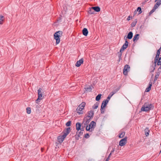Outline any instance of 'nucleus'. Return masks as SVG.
Masks as SVG:
<instances>
[{
	"label": "nucleus",
	"instance_id": "nucleus-1",
	"mask_svg": "<svg viewBox=\"0 0 161 161\" xmlns=\"http://www.w3.org/2000/svg\"><path fill=\"white\" fill-rule=\"evenodd\" d=\"M153 108L154 106L152 104L149 103H145L141 108V111H142L147 112L153 109Z\"/></svg>",
	"mask_w": 161,
	"mask_h": 161
},
{
	"label": "nucleus",
	"instance_id": "nucleus-2",
	"mask_svg": "<svg viewBox=\"0 0 161 161\" xmlns=\"http://www.w3.org/2000/svg\"><path fill=\"white\" fill-rule=\"evenodd\" d=\"M85 105L86 103L84 102H83L76 109V112L79 114H83V110Z\"/></svg>",
	"mask_w": 161,
	"mask_h": 161
},
{
	"label": "nucleus",
	"instance_id": "nucleus-3",
	"mask_svg": "<svg viewBox=\"0 0 161 161\" xmlns=\"http://www.w3.org/2000/svg\"><path fill=\"white\" fill-rule=\"evenodd\" d=\"M62 32L61 31H59L56 32L54 34V38L56 40V43L57 44H58L60 42V37L61 36L62 34Z\"/></svg>",
	"mask_w": 161,
	"mask_h": 161
},
{
	"label": "nucleus",
	"instance_id": "nucleus-4",
	"mask_svg": "<svg viewBox=\"0 0 161 161\" xmlns=\"http://www.w3.org/2000/svg\"><path fill=\"white\" fill-rule=\"evenodd\" d=\"M96 125V123L94 121H92L90 124L89 126H87L86 128V130L89 131H92Z\"/></svg>",
	"mask_w": 161,
	"mask_h": 161
},
{
	"label": "nucleus",
	"instance_id": "nucleus-5",
	"mask_svg": "<svg viewBox=\"0 0 161 161\" xmlns=\"http://www.w3.org/2000/svg\"><path fill=\"white\" fill-rule=\"evenodd\" d=\"M42 89L41 88H40L38 90L37 92L38 97L37 99L36 100V103L37 104H39V103L40 102V101L42 100L43 98V97L42 92Z\"/></svg>",
	"mask_w": 161,
	"mask_h": 161
},
{
	"label": "nucleus",
	"instance_id": "nucleus-6",
	"mask_svg": "<svg viewBox=\"0 0 161 161\" xmlns=\"http://www.w3.org/2000/svg\"><path fill=\"white\" fill-rule=\"evenodd\" d=\"M127 142V137H125L124 138L120 140L119 145L121 146H123L125 145Z\"/></svg>",
	"mask_w": 161,
	"mask_h": 161
},
{
	"label": "nucleus",
	"instance_id": "nucleus-7",
	"mask_svg": "<svg viewBox=\"0 0 161 161\" xmlns=\"http://www.w3.org/2000/svg\"><path fill=\"white\" fill-rule=\"evenodd\" d=\"M130 67L128 65H126L124 67L123 71V73L125 75H127L128 72L130 70Z\"/></svg>",
	"mask_w": 161,
	"mask_h": 161
},
{
	"label": "nucleus",
	"instance_id": "nucleus-8",
	"mask_svg": "<svg viewBox=\"0 0 161 161\" xmlns=\"http://www.w3.org/2000/svg\"><path fill=\"white\" fill-rule=\"evenodd\" d=\"M128 43V42L127 41H126L125 43L123 44L122 47L120 49V52L121 53H122L124 51V50L127 47Z\"/></svg>",
	"mask_w": 161,
	"mask_h": 161
},
{
	"label": "nucleus",
	"instance_id": "nucleus-9",
	"mask_svg": "<svg viewBox=\"0 0 161 161\" xmlns=\"http://www.w3.org/2000/svg\"><path fill=\"white\" fill-rule=\"evenodd\" d=\"M108 103V99L104 100L101 106V110H103V109L105 108Z\"/></svg>",
	"mask_w": 161,
	"mask_h": 161
},
{
	"label": "nucleus",
	"instance_id": "nucleus-10",
	"mask_svg": "<svg viewBox=\"0 0 161 161\" xmlns=\"http://www.w3.org/2000/svg\"><path fill=\"white\" fill-rule=\"evenodd\" d=\"M70 131V127L68 128L66 130L63 131V135L65 137L69 133Z\"/></svg>",
	"mask_w": 161,
	"mask_h": 161
},
{
	"label": "nucleus",
	"instance_id": "nucleus-11",
	"mask_svg": "<svg viewBox=\"0 0 161 161\" xmlns=\"http://www.w3.org/2000/svg\"><path fill=\"white\" fill-rule=\"evenodd\" d=\"M158 72L156 73V74L155 76V78L154 79V81H156L158 78L160 73L161 72V68H158Z\"/></svg>",
	"mask_w": 161,
	"mask_h": 161
},
{
	"label": "nucleus",
	"instance_id": "nucleus-12",
	"mask_svg": "<svg viewBox=\"0 0 161 161\" xmlns=\"http://www.w3.org/2000/svg\"><path fill=\"white\" fill-rule=\"evenodd\" d=\"M93 114V112L92 111H90L88 112V115L86 117V118L85 119H86L87 118H88L89 119H91L92 117Z\"/></svg>",
	"mask_w": 161,
	"mask_h": 161
},
{
	"label": "nucleus",
	"instance_id": "nucleus-13",
	"mask_svg": "<svg viewBox=\"0 0 161 161\" xmlns=\"http://www.w3.org/2000/svg\"><path fill=\"white\" fill-rule=\"evenodd\" d=\"M64 136L63 135L62 136H60L58 137V139L59 142L61 143L64 141V138L66 137Z\"/></svg>",
	"mask_w": 161,
	"mask_h": 161
},
{
	"label": "nucleus",
	"instance_id": "nucleus-14",
	"mask_svg": "<svg viewBox=\"0 0 161 161\" xmlns=\"http://www.w3.org/2000/svg\"><path fill=\"white\" fill-rule=\"evenodd\" d=\"M160 54V51L159 50H158L157 53L155 57V60H154V63H157L158 58H159V55Z\"/></svg>",
	"mask_w": 161,
	"mask_h": 161
},
{
	"label": "nucleus",
	"instance_id": "nucleus-15",
	"mask_svg": "<svg viewBox=\"0 0 161 161\" xmlns=\"http://www.w3.org/2000/svg\"><path fill=\"white\" fill-rule=\"evenodd\" d=\"M83 59L82 58L79 60L78 61L76 64L75 66L77 67H79L81 65V64L83 63Z\"/></svg>",
	"mask_w": 161,
	"mask_h": 161
},
{
	"label": "nucleus",
	"instance_id": "nucleus-16",
	"mask_svg": "<svg viewBox=\"0 0 161 161\" xmlns=\"http://www.w3.org/2000/svg\"><path fill=\"white\" fill-rule=\"evenodd\" d=\"M82 33L85 36H87L88 33V31L86 28H84L82 30Z\"/></svg>",
	"mask_w": 161,
	"mask_h": 161
},
{
	"label": "nucleus",
	"instance_id": "nucleus-17",
	"mask_svg": "<svg viewBox=\"0 0 161 161\" xmlns=\"http://www.w3.org/2000/svg\"><path fill=\"white\" fill-rule=\"evenodd\" d=\"M76 129L77 130H80V127L81 126V124L80 123L78 122L76 123Z\"/></svg>",
	"mask_w": 161,
	"mask_h": 161
},
{
	"label": "nucleus",
	"instance_id": "nucleus-18",
	"mask_svg": "<svg viewBox=\"0 0 161 161\" xmlns=\"http://www.w3.org/2000/svg\"><path fill=\"white\" fill-rule=\"evenodd\" d=\"M139 34H136L135 35V36H134V37L133 39V41L134 42H135V41H137V40H138L139 38Z\"/></svg>",
	"mask_w": 161,
	"mask_h": 161
},
{
	"label": "nucleus",
	"instance_id": "nucleus-19",
	"mask_svg": "<svg viewBox=\"0 0 161 161\" xmlns=\"http://www.w3.org/2000/svg\"><path fill=\"white\" fill-rule=\"evenodd\" d=\"M4 17L2 15H0V24L2 25L3 23V22L4 20Z\"/></svg>",
	"mask_w": 161,
	"mask_h": 161
},
{
	"label": "nucleus",
	"instance_id": "nucleus-20",
	"mask_svg": "<svg viewBox=\"0 0 161 161\" xmlns=\"http://www.w3.org/2000/svg\"><path fill=\"white\" fill-rule=\"evenodd\" d=\"M88 13L90 14H93L94 13V11L92 7L89 8L88 10Z\"/></svg>",
	"mask_w": 161,
	"mask_h": 161
},
{
	"label": "nucleus",
	"instance_id": "nucleus-21",
	"mask_svg": "<svg viewBox=\"0 0 161 161\" xmlns=\"http://www.w3.org/2000/svg\"><path fill=\"white\" fill-rule=\"evenodd\" d=\"M133 36V33L131 31L128 34L127 38L129 39H131Z\"/></svg>",
	"mask_w": 161,
	"mask_h": 161
},
{
	"label": "nucleus",
	"instance_id": "nucleus-22",
	"mask_svg": "<svg viewBox=\"0 0 161 161\" xmlns=\"http://www.w3.org/2000/svg\"><path fill=\"white\" fill-rule=\"evenodd\" d=\"M152 86V83L151 82H150L149 83V87H147L145 90V92H149L151 89V87Z\"/></svg>",
	"mask_w": 161,
	"mask_h": 161
},
{
	"label": "nucleus",
	"instance_id": "nucleus-23",
	"mask_svg": "<svg viewBox=\"0 0 161 161\" xmlns=\"http://www.w3.org/2000/svg\"><path fill=\"white\" fill-rule=\"evenodd\" d=\"M92 8L93 9L94 11H95L98 12L100 10V8L98 7H92Z\"/></svg>",
	"mask_w": 161,
	"mask_h": 161
},
{
	"label": "nucleus",
	"instance_id": "nucleus-24",
	"mask_svg": "<svg viewBox=\"0 0 161 161\" xmlns=\"http://www.w3.org/2000/svg\"><path fill=\"white\" fill-rule=\"evenodd\" d=\"M137 11H138L139 12L138 14H141L142 12L141 8L140 7H138L137 8V10H135L134 12L135 15L136 14V13L137 12Z\"/></svg>",
	"mask_w": 161,
	"mask_h": 161
},
{
	"label": "nucleus",
	"instance_id": "nucleus-25",
	"mask_svg": "<svg viewBox=\"0 0 161 161\" xmlns=\"http://www.w3.org/2000/svg\"><path fill=\"white\" fill-rule=\"evenodd\" d=\"M86 118V117H85L84 119V122H85V125H87L88 123L89 122L90 120L91 119L87 118L86 119H85Z\"/></svg>",
	"mask_w": 161,
	"mask_h": 161
},
{
	"label": "nucleus",
	"instance_id": "nucleus-26",
	"mask_svg": "<svg viewBox=\"0 0 161 161\" xmlns=\"http://www.w3.org/2000/svg\"><path fill=\"white\" fill-rule=\"evenodd\" d=\"M157 62L158 65H160L159 68H161V57L158 58Z\"/></svg>",
	"mask_w": 161,
	"mask_h": 161
},
{
	"label": "nucleus",
	"instance_id": "nucleus-27",
	"mask_svg": "<svg viewBox=\"0 0 161 161\" xmlns=\"http://www.w3.org/2000/svg\"><path fill=\"white\" fill-rule=\"evenodd\" d=\"M102 95L100 94H98V95L96 97V100L97 101H99L101 99Z\"/></svg>",
	"mask_w": 161,
	"mask_h": 161
},
{
	"label": "nucleus",
	"instance_id": "nucleus-28",
	"mask_svg": "<svg viewBox=\"0 0 161 161\" xmlns=\"http://www.w3.org/2000/svg\"><path fill=\"white\" fill-rule=\"evenodd\" d=\"M125 134V133L124 132H122L120 133L119 135V137L120 138H122L124 137Z\"/></svg>",
	"mask_w": 161,
	"mask_h": 161
},
{
	"label": "nucleus",
	"instance_id": "nucleus-29",
	"mask_svg": "<svg viewBox=\"0 0 161 161\" xmlns=\"http://www.w3.org/2000/svg\"><path fill=\"white\" fill-rule=\"evenodd\" d=\"M85 90L86 91H88L89 92H90L92 90V87L91 86H90L89 87H87L85 88Z\"/></svg>",
	"mask_w": 161,
	"mask_h": 161
},
{
	"label": "nucleus",
	"instance_id": "nucleus-30",
	"mask_svg": "<svg viewBox=\"0 0 161 161\" xmlns=\"http://www.w3.org/2000/svg\"><path fill=\"white\" fill-rule=\"evenodd\" d=\"M160 5L159 4H158V3H156V4L154 6L153 8L155 9L156 10V9H157L158 7Z\"/></svg>",
	"mask_w": 161,
	"mask_h": 161
},
{
	"label": "nucleus",
	"instance_id": "nucleus-31",
	"mask_svg": "<svg viewBox=\"0 0 161 161\" xmlns=\"http://www.w3.org/2000/svg\"><path fill=\"white\" fill-rule=\"evenodd\" d=\"M98 104L97 103H96L93 106V109H96L98 107Z\"/></svg>",
	"mask_w": 161,
	"mask_h": 161
},
{
	"label": "nucleus",
	"instance_id": "nucleus-32",
	"mask_svg": "<svg viewBox=\"0 0 161 161\" xmlns=\"http://www.w3.org/2000/svg\"><path fill=\"white\" fill-rule=\"evenodd\" d=\"M27 113L28 114H30L31 113V109L30 108L28 107L26 108Z\"/></svg>",
	"mask_w": 161,
	"mask_h": 161
},
{
	"label": "nucleus",
	"instance_id": "nucleus-33",
	"mask_svg": "<svg viewBox=\"0 0 161 161\" xmlns=\"http://www.w3.org/2000/svg\"><path fill=\"white\" fill-rule=\"evenodd\" d=\"M71 122L70 121H68V122H67L66 124V126H70V125H71Z\"/></svg>",
	"mask_w": 161,
	"mask_h": 161
},
{
	"label": "nucleus",
	"instance_id": "nucleus-34",
	"mask_svg": "<svg viewBox=\"0 0 161 161\" xmlns=\"http://www.w3.org/2000/svg\"><path fill=\"white\" fill-rule=\"evenodd\" d=\"M114 93H112V94L110 96H108V97H107V99L108 100V102L109 101V100H110V98L114 94Z\"/></svg>",
	"mask_w": 161,
	"mask_h": 161
},
{
	"label": "nucleus",
	"instance_id": "nucleus-35",
	"mask_svg": "<svg viewBox=\"0 0 161 161\" xmlns=\"http://www.w3.org/2000/svg\"><path fill=\"white\" fill-rule=\"evenodd\" d=\"M155 9L153 8L149 12V14H152L153 12H154L155 11Z\"/></svg>",
	"mask_w": 161,
	"mask_h": 161
},
{
	"label": "nucleus",
	"instance_id": "nucleus-36",
	"mask_svg": "<svg viewBox=\"0 0 161 161\" xmlns=\"http://www.w3.org/2000/svg\"><path fill=\"white\" fill-rule=\"evenodd\" d=\"M157 1V3H158L160 5L161 4V0H156L155 2H156Z\"/></svg>",
	"mask_w": 161,
	"mask_h": 161
},
{
	"label": "nucleus",
	"instance_id": "nucleus-37",
	"mask_svg": "<svg viewBox=\"0 0 161 161\" xmlns=\"http://www.w3.org/2000/svg\"><path fill=\"white\" fill-rule=\"evenodd\" d=\"M89 137V136L88 134L87 133L85 135V138H88Z\"/></svg>",
	"mask_w": 161,
	"mask_h": 161
},
{
	"label": "nucleus",
	"instance_id": "nucleus-38",
	"mask_svg": "<svg viewBox=\"0 0 161 161\" xmlns=\"http://www.w3.org/2000/svg\"><path fill=\"white\" fill-rule=\"evenodd\" d=\"M121 55H122V54L121 53L120 54H119V61L121 59Z\"/></svg>",
	"mask_w": 161,
	"mask_h": 161
},
{
	"label": "nucleus",
	"instance_id": "nucleus-39",
	"mask_svg": "<svg viewBox=\"0 0 161 161\" xmlns=\"http://www.w3.org/2000/svg\"><path fill=\"white\" fill-rule=\"evenodd\" d=\"M136 23H132L131 24V26H132V27L136 25Z\"/></svg>",
	"mask_w": 161,
	"mask_h": 161
},
{
	"label": "nucleus",
	"instance_id": "nucleus-40",
	"mask_svg": "<svg viewBox=\"0 0 161 161\" xmlns=\"http://www.w3.org/2000/svg\"><path fill=\"white\" fill-rule=\"evenodd\" d=\"M149 131L147 132H145V134H146V136H147L149 135Z\"/></svg>",
	"mask_w": 161,
	"mask_h": 161
},
{
	"label": "nucleus",
	"instance_id": "nucleus-41",
	"mask_svg": "<svg viewBox=\"0 0 161 161\" xmlns=\"http://www.w3.org/2000/svg\"><path fill=\"white\" fill-rule=\"evenodd\" d=\"M149 131V130H148V128H146L145 130V132H147V131Z\"/></svg>",
	"mask_w": 161,
	"mask_h": 161
},
{
	"label": "nucleus",
	"instance_id": "nucleus-42",
	"mask_svg": "<svg viewBox=\"0 0 161 161\" xmlns=\"http://www.w3.org/2000/svg\"><path fill=\"white\" fill-rule=\"evenodd\" d=\"M114 151V149L111 151L110 153V155H111L113 153Z\"/></svg>",
	"mask_w": 161,
	"mask_h": 161
},
{
	"label": "nucleus",
	"instance_id": "nucleus-43",
	"mask_svg": "<svg viewBox=\"0 0 161 161\" xmlns=\"http://www.w3.org/2000/svg\"><path fill=\"white\" fill-rule=\"evenodd\" d=\"M127 20H128V21H129L130 20V16H129L127 19Z\"/></svg>",
	"mask_w": 161,
	"mask_h": 161
},
{
	"label": "nucleus",
	"instance_id": "nucleus-44",
	"mask_svg": "<svg viewBox=\"0 0 161 161\" xmlns=\"http://www.w3.org/2000/svg\"><path fill=\"white\" fill-rule=\"evenodd\" d=\"M101 113L103 114L104 113V109H103V110H101Z\"/></svg>",
	"mask_w": 161,
	"mask_h": 161
},
{
	"label": "nucleus",
	"instance_id": "nucleus-45",
	"mask_svg": "<svg viewBox=\"0 0 161 161\" xmlns=\"http://www.w3.org/2000/svg\"><path fill=\"white\" fill-rule=\"evenodd\" d=\"M109 157H108V158H107L105 161H108L109 160Z\"/></svg>",
	"mask_w": 161,
	"mask_h": 161
},
{
	"label": "nucleus",
	"instance_id": "nucleus-46",
	"mask_svg": "<svg viewBox=\"0 0 161 161\" xmlns=\"http://www.w3.org/2000/svg\"><path fill=\"white\" fill-rule=\"evenodd\" d=\"M110 156H111V155H110V154H109V155L108 156V157H109V158L110 157Z\"/></svg>",
	"mask_w": 161,
	"mask_h": 161
},
{
	"label": "nucleus",
	"instance_id": "nucleus-47",
	"mask_svg": "<svg viewBox=\"0 0 161 161\" xmlns=\"http://www.w3.org/2000/svg\"><path fill=\"white\" fill-rule=\"evenodd\" d=\"M153 71L154 70V69H155V68H154L153 67Z\"/></svg>",
	"mask_w": 161,
	"mask_h": 161
},
{
	"label": "nucleus",
	"instance_id": "nucleus-48",
	"mask_svg": "<svg viewBox=\"0 0 161 161\" xmlns=\"http://www.w3.org/2000/svg\"><path fill=\"white\" fill-rule=\"evenodd\" d=\"M78 137H79V135H78Z\"/></svg>",
	"mask_w": 161,
	"mask_h": 161
}]
</instances>
